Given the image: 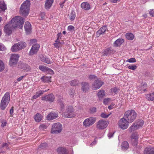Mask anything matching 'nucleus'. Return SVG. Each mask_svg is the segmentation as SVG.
Masks as SVG:
<instances>
[{
	"label": "nucleus",
	"mask_w": 154,
	"mask_h": 154,
	"mask_svg": "<svg viewBox=\"0 0 154 154\" xmlns=\"http://www.w3.org/2000/svg\"><path fill=\"white\" fill-rule=\"evenodd\" d=\"M146 98L148 100H154V93L147 94Z\"/></svg>",
	"instance_id": "32"
},
{
	"label": "nucleus",
	"mask_w": 154,
	"mask_h": 154,
	"mask_svg": "<svg viewBox=\"0 0 154 154\" xmlns=\"http://www.w3.org/2000/svg\"><path fill=\"white\" fill-rule=\"evenodd\" d=\"M103 84L104 82L100 80L97 79L92 84V87L94 90H96L100 88Z\"/></svg>",
	"instance_id": "12"
},
{
	"label": "nucleus",
	"mask_w": 154,
	"mask_h": 154,
	"mask_svg": "<svg viewBox=\"0 0 154 154\" xmlns=\"http://www.w3.org/2000/svg\"><path fill=\"white\" fill-rule=\"evenodd\" d=\"M18 46H19L20 50L23 49L25 48L26 46V43L24 42H20L17 43Z\"/></svg>",
	"instance_id": "30"
},
{
	"label": "nucleus",
	"mask_w": 154,
	"mask_h": 154,
	"mask_svg": "<svg viewBox=\"0 0 154 154\" xmlns=\"http://www.w3.org/2000/svg\"><path fill=\"white\" fill-rule=\"evenodd\" d=\"M39 58L40 60L43 62H44V60L45 59V57H44L42 55H40Z\"/></svg>",
	"instance_id": "64"
},
{
	"label": "nucleus",
	"mask_w": 154,
	"mask_h": 154,
	"mask_svg": "<svg viewBox=\"0 0 154 154\" xmlns=\"http://www.w3.org/2000/svg\"><path fill=\"white\" fill-rule=\"evenodd\" d=\"M63 116L66 117L71 118L75 116V114L73 111V107L71 106H68L65 112L63 113Z\"/></svg>",
	"instance_id": "8"
},
{
	"label": "nucleus",
	"mask_w": 154,
	"mask_h": 154,
	"mask_svg": "<svg viewBox=\"0 0 154 154\" xmlns=\"http://www.w3.org/2000/svg\"><path fill=\"white\" fill-rule=\"evenodd\" d=\"M45 13L44 12H42L40 14V16L41 17V19L42 20L45 17Z\"/></svg>",
	"instance_id": "61"
},
{
	"label": "nucleus",
	"mask_w": 154,
	"mask_h": 154,
	"mask_svg": "<svg viewBox=\"0 0 154 154\" xmlns=\"http://www.w3.org/2000/svg\"><path fill=\"white\" fill-rule=\"evenodd\" d=\"M4 64L2 61L0 60V72H2L4 69Z\"/></svg>",
	"instance_id": "40"
},
{
	"label": "nucleus",
	"mask_w": 154,
	"mask_h": 154,
	"mask_svg": "<svg viewBox=\"0 0 154 154\" xmlns=\"http://www.w3.org/2000/svg\"><path fill=\"white\" fill-rule=\"evenodd\" d=\"M99 100H101L103 97L105 96V93L104 90H100L97 94Z\"/></svg>",
	"instance_id": "21"
},
{
	"label": "nucleus",
	"mask_w": 154,
	"mask_h": 154,
	"mask_svg": "<svg viewBox=\"0 0 154 154\" xmlns=\"http://www.w3.org/2000/svg\"><path fill=\"white\" fill-rule=\"evenodd\" d=\"M40 45L36 43L33 45L29 52V55L32 56L36 54L38 51Z\"/></svg>",
	"instance_id": "11"
},
{
	"label": "nucleus",
	"mask_w": 154,
	"mask_h": 154,
	"mask_svg": "<svg viewBox=\"0 0 154 154\" xmlns=\"http://www.w3.org/2000/svg\"><path fill=\"white\" fill-rule=\"evenodd\" d=\"M90 110L91 113H94L96 111V109L95 107H93L90 108Z\"/></svg>",
	"instance_id": "57"
},
{
	"label": "nucleus",
	"mask_w": 154,
	"mask_h": 154,
	"mask_svg": "<svg viewBox=\"0 0 154 154\" xmlns=\"http://www.w3.org/2000/svg\"><path fill=\"white\" fill-rule=\"evenodd\" d=\"M108 124L107 121L101 119L99 120L97 124V128L99 129H103L106 128Z\"/></svg>",
	"instance_id": "10"
},
{
	"label": "nucleus",
	"mask_w": 154,
	"mask_h": 154,
	"mask_svg": "<svg viewBox=\"0 0 154 154\" xmlns=\"http://www.w3.org/2000/svg\"><path fill=\"white\" fill-rule=\"evenodd\" d=\"M22 68L23 69L27 71H29L31 69L29 65L26 64H24Z\"/></svg>",
	"instance_id": "39"
},
{
	"label": "nucleus",
	"mask_w": 154,
	"mask_h": 154,
	"mask_svg": "<svg viewBox=\"0 0 154 154\" xmlns=\"http://www.w3.org/2000/svg\"><path fill=\"white\" fill-rule=\"evenodd\" d=\"M130 123L124 117L120 119L118 122L119 127L122 129H127L129 126V123Z\"/></svg>",
	"instance_id": "6"
},
{
	"label": "nucleus",
	"mask_w": 154,
	"mask_h": 154,
	"mask_svg": "<svg viewBox=\"0 0 154 154\" xmlns=\"http://www.w3.org/2000/svg\"><path fill=\"white\" fill-rule=\"evenodd\" d=\"M137 68V66L135 65H130L128 66V69L133 70H135Z\"/></svg>",
	"instance_id": "49"
},
{
	"label": "nucleus",
	"mask_w": 154,
	"mask_h": 154,
	"mask_svg": "<svg viewBox=\"0 0 154 154\" xmlns=\"http://www.w3.org/2000/svg\"><path fill=\"white\" fill-rule=\"evenodd\" d=\"M37 42V40L35 39H31L30 40L29 44L30 45L35 43Z\"/></svg>",
	"instance_id": "54"
},
{
	"label": "nucleus",
	"mask_w": 154,
	"mask_h": 154,
	"mask_svg": "<svg viewBox=\"0 0 154 154\" xmlns=\"http://www.w3.org/2000/svg\"><path fill=\"white\" fill-rule=\"evenodd\" d=\"M131 142L134 146H136L137 144L138 139V134L137 133H133L131 137Z\"/></svg>",
	"instance_id": "13"
},
{
	"label": "nucleus",
	"mask_w": 154,
	"mask_h": 154,
	"mask_svg": "<svg viewBox=\"0 0 154 154\" xmlns=\"http://www.w3.org/2000/svg\"><path fill=\"white\" fill-rule=\"evenodd\" d=\"M115 105L114 103L111 104L110 106H109L108 109L110 110L114 108Z\"/></svg>",
	"instance_id": "60"
},
{
	"label": "nucleus",
	"mask_w": 154,
	"mask_h": 154,
	"mask_svg": "<svg viewBox=\"0 0 154 154\" xmlns=\"http://www.w3.org/2000/svg\"><path fill=\"white\" fill-rule=\"evenodd\" d=\"M47 146V143H43L40 144L39 146V148L42 149H44Z\"/></svg>",
	"instance_id": "50"
},
{
	"label": "nucleus",
	"mask_w": 154,
	"mask_h": 154,
	"mask_svg": "<svg viewBox=\"0 0 154 154\" xmlns=\"http://www.w3.org/2000/svg\"><path fill=\"white\" fill-rule=\"evenodd\" d=\"M124 118L127 119L130 123L132 122L136 119L137 113L133 110H129L126 111L124 114Z\"/></svg>",
	"instance_id": "3"
},
{
	"label": "nucleus",
	"mask_w": 154,
	"mask_h": 154,
	"mask_svg": "<svg viewBox=\"0 0 154 154\" xmlns=\"http://www.w3.org/2000/svg\"><path fill=\"white\" fill-rule=\"evenodd\" d=\"M44 62L48 64H50L52 63V60L49 59L45 57V59L44 60Z\"/></svg>",
	"instance_id": "47"
},
{
	"label": "nucleus",
	"mask_w": 154,
	"mask_h": 154,
	"mask_svg": "<svg viewBox=\"0 0 154 154\" xmlns=\"http://www.w3.org/2000/svg\"><path fill=\"white\" fill-rule=\"evenodd\" d=\"M122 149L123 150H126L129 147L128 143L126 141L123 142L122 144Z\"/></svg>",
	"instance_id": "29"
},
{
	"label": "nucleus",
	"mask_w": 154,
	"mask_h": 154,
	"mask_svg": "<svg viewBox=\"0 0 154 154\" xmlns=\"http://www.w3.org/2000/svg\"><path fill=\"white\" fill-rule=\"evenodd\" d=\"M55 99L54 95L52 94H50L42 97V100L44 101H48L53 102Z\"/></svg>",
	"instance_id": "14"
},
{
	"label": "nucleus",
	"mask_w": 154,
	"mask_h": 154,
	"mask_svg": "<svg viewBox=\"0 0 154 154\" xmlns=\"http://www.w3.org/2000/svg\"><path fill=\"white\" fill-rule=\"evenodd\" d=\"M114 132H110L108 134V136L109 138L113 137Z\"/></svg>",
	"instance_id": "62"
},
{
	"label": "nucleus",
	"mask_w": 154,
	"mask_h": 154,
	"mask_svg": "<svg viewBox=\"0 0 154 154\" xmlns=\"http://www.w3.org/2000/svg\"><path fill=\"white\" fill-rule=\"evenodd\" d=\"M82 89L83 91L86 92L88 91L89 89V85L88 83L86 82L82 83Z\"/></svg>",
	"instance_id": "27"
},
{
	"label": "nucleus",
	"mask_w": 154,
	"mask_h": 154,
	"mask_svg": "<svg viewBox=\"0 0 154 154\" xmlns=\"http://www.w3.org/2000/svg\"><path fill=\"white\" fill-rule=\"evenodd\" d=\"M57 152L60 154H68V152L66 148L64 147H60L57 149Z\"/></svg>",
	"instance_id": "18"
},
{
	"label": "nucleus",
	"mask_w": 154,
	"mask_h": 154,
	"mask_svg": "<svg viewBox=\"0 0 154 154\" xmlns=\"http://www.w3.org/2000/svg\"><path fill=\"white\" fill-rule=\"evenodd\" d=\"M109 115V114L106 115L104 113H102L101 114V116L103 118H108Z\"/></svg>",
	"instance_id": "53"
},
{
	"label": "nucleus",
	"mask_w": 154,
	"mask_h": 154,
	"mask_svg": "<svg viewBox=\"0 0 154 154\" xmlns=\"http://www.w3.org/2000/svg\"><path fill=\"white\" fill-rule=\"evenodd\" d=\"M96 119L95 117H90L85 119L83 123V126L85 127H89L92 125L95 122Z\"/></svg>",
	"instance_id": "9"
},
{
	"label": "nucleus",
	"mask_w": 154,
	"mask_h": 154,
	"mask_svg": "<svg viewBox=\"0 0 154 154\" xmlns=\"http://www.w3.org/2000/svg\"><path fill=\"white\" fill-rule=\"evenodd\" d=\"M43 116L39 113L36 114L34 117L35 121L37 122H40L42 119Z\"/></svg>",
	"instance_id": "26"
},
{
	"label": "nucleus",
	"mask_w": 154,
	"mask_h": 154,
	"mask_svg": "<svg viewBox=\"0 0 154 154\" xmlns=\"http://www.w3.org/2000/svg\"><path fill=\"white\" fill-rule=\"evenodd\" d=\"M19 55L16 54H12L11 55V57L9 62V65L11 66L14 67L17 63Z\"/></svg>",
	"instance_id": "4"
},
{
	"label": "nucleus",
	"mask_w": 154,
	"mask_h": 154,
	"mask_svg": "<svg viewBox=\"0 0 154 154\" xmlns=\"http://www.w3.org/2000/svg\"><path fill=\"white\" fill-rule=\"evenodd\" d=\"M106 26H103L96 33L97 35L99 36L101 34L103 33L106 31Z\"/></svg>",
	"instance_id": "25"
},
{
	"label": "nucleus",
	"mask_w": 154,
	"mask_h": 154,
	"mask_svg": "<svg viewBox=\"0 0 154 154\" xmlns=\"http://www.w3.org/2000/svg\"><path fill=\"white\" fill-rule=\"evenodd\" d=\"M58 116V114L55 112H51L47 116V119L48 120H50L55 119Z\"/></svg>",
	"instance_id": "17"
},
{
	"label": "nucleus",
	"mask_w": 154,
	"mask_h": 154,
	"mask_svg": "<svg viewBox=\"0 0 154 154\" xmlns=\"http://www.w3.org/2000/svg\"><path fill=\"white\" fill-rule=\"evenodd\" d=\"M24 19L20 16H16L13 18L10 22L6 25L4 28V31L6 35H9L12 32V30L17 27L22 29L24 23Z\"/></svg>",
	"instance_id": "1"
},
{
	"label": "nucleus",
	"mask_w": 154,
	"mask_h": 154,
	"mask_svg": "<svg viewBox=\"0 0 154 154\" xmlns=\"http://www.w3.org/2000/svg\"><path fill=\"white\" fill-rule=\"evenodd\" d=\"M126 62L131 63H134L136 62V60L135 58H132L127 60Z\"/></svg>",
	"instance_id": "45"
},
{
	"label": "nucleus",
	"mask_w": 154,
	"mask_h": 154,
	"mask_svg": "<svg viewBox=\"0 0 154 154\" xmlns=\"http://www.w3.org/2000/svg\"><path fill=\"white\" fill-rule=\"evenodd\" d=\"M144 123L143 121L142 120H139L133 123L128 129V130L130 132L133 131L137 130L141 127Z\"/></svg>",
	"instance_id": "7"
},
{
	"label": "nucleus",
	"mask_w": 154,
	"mask_h": 154,
	"mask_svg": "<svg viewBox=\"0 0 154 154\" xmlns=\"http://www.w3.org/2000/svg\"><path fill=\"white\" fill-rule=\"evenodd\" d=\"M10 100V94L9 92H6L3 97L1 101L9 103Z\"/></svg>",
	"instance_id": "15"
},
{
	"label": "nucleus",
	"mask_w": 154,
	"mask_h": 154,
	"mask_svg": "<svg viewBox=\"0 0 154 154\" xmlns=\"http://www.w3.org/2000/svg\"><path fill=\"white\" fill-rule=\"evenodd\" d=\"M8 103H6L3 102L1 101L0 103V108L2 110H4L7 106H8Z\"/></svg>",
	"instance_id": "35"
},
{
	"label": "nucleus",
	"mask_w": 154,
	"mask_h": 154,
	"mask_svg": "<svg viewBox=\"0 0 154 154\" xmlns=\"http://www.w3.org/2000/svg\"><path fill=\"white\" fill-rule=\"evenodd\" d=\"M48 91V90H46V91H42V90L39 91H38L36 93V94L37 95H38V97H39L41 95L43 94L44 93V92H46L47 91Z\"/></svg>",
	"instance_id": "43"
},
{
	"label": "nucleus",
	"mask_w": 154,
	"mask_h": 154,
	"mask_svg": "<svg viewBox=\"0 0 154 154\" xmlns=\"http://www.w3.org/2000/svg\"><path fill=\"white\" fill-rule=\"evenodd\" d=\"M62 125L60 123L53 124L52 126L51 133L52 134H58L60 133L62 129Z\"/></svg>",
	"instance_id": "5"
},
{
	"label": "nucleus",
	"mask_w": 154,
	"mask_h": 154,
	"mask_svg": "<svg viewBox=\"0 0 154 154\" xmlns=\"http://www.w3.org/2000/svg\"><path fill=\"white\" fill-rule=\"evenodd\" d=\"M53 2V0H47L45 3V8L47 9H49L51 7Z\"/></svg>",
	"instance_id": "24"
},
{
	"label": "nucleus",
	"mask_w": 154,
	"mask_h": 154,
	"mask_svg": "<svg viewBox=\"0 0 154 154\" xmlns=\"http://www.w3.org/2000/svg\"><path fill=\"white\" fill-rule=\"evenodd\" d=\"M147 84L146 83H142L139 87L138 90L141 93L143 92L147 88Z\"/></svg>",
	"instance_id": "19"
},
{
	"label": "nucleus",
	"mask_w": 154,
	"mask_h": 154,
	"mask_svg": "<svg viewBox=\"0 0 154 154\" xmlns=\"http://www.w3.org/2000/svg\"><path fill=\"white\" fill-rule=\"evenodd\" d=\"M61 45V43L60 42H55V43L54 44V46L55 47L57 48H58Z\"/></svg>",
	"instance_id": "48"
},
{
	"label": "nucleus",
	"mask_w": 154,
	"mask_h": 154,
	"mask_svg": "<svg viewBox=\"0 0 154 154\" xmlns=\"http://www.w3.org/2000/svg\"><path fill=\"white\" fill-rule=\"evenodd\" d=\"M149 14L151 16L154 17V10H150V11H149Z\"/></svg>",
	"instance_id": "58"
},
{
	"label": "nucleus",
	"mask_w": 154,
	"mask_h": 154,
	"mask_svg": "<svg viewBox=\"0 0 154 154\" xmlns=\"http://www.w3.org/2000/svg\"><path fill=\"white\" fill-rule=\"evenodd\" d=\"M11 50L13 52H16L20 50L17 43L14 44L11 47Z\"/></svg>",
	"instance_id": "28"
},
{
	"label": "nucleus",
	"mask_w": 154,
	"mask_h": 154,
	"mask_svg": "<svg viewBox=\"0 0 154 154\" xmlns=\"http://www.w3.org/2000/svg\"><path fill=\"white\" fill-rule=\"evenodd\" d=\"M30 5L29 0H26L22 4L20 8V13L23 15L26 16L29 14Z\"/></svg>",
	"instance_id": "2"
},
{
	"label": "nucleus",
	"mask_w": 154,
	"mask_h": 154,
	"mask_svg": "<svg viewBox=\"0 0 154 154\" xmlns=\"http://www.w3.org/2000/svg\"><path fill=\"white\" fill-rule=\"evenodd\" d=\"M0 9L2 11H5L6 9V5L4 2H0Z\"/></svg>",
	"instance_id": "36"
},
{
	"label": "nucleus",
	"mask_w": 154,
	"mask_h": 154,
	"mask_svg": "<svg viewBox=\"0 0 154 154\" xmlns=\"http://www.w3.org/2000/svg\"><path fill=\"white\" fill-rule=\"evenodd\" d=\"M125 36L126 38L129 40H133L134 37L133 34L131 33H126L125 35Z\"/></svg>",
	"instance_id": "34"
},
{
	"label": "nucleus",
	"mask_w": 154,
	"mask_h": 154,
	"mask_svg": "<svg viewBox=\"0 0 154 154\" xmlns=\"http://www.w3.org/2000/svg\"><path fill=\"white\" fill-rule=\"evenodd\" d=\"M144 154H154V148L151 147H148L145 148Z\"/></svg>",
	"instance_id": "20"
},
{
	"label": "nucleus",
	"mask_w": 154,
	"mask_h": 154,
	"mask_svg": "<svg viewBox=\"0 0 154 154\" xmlns=\"http://www.w3.org/2000/svg\"><path fill=\"white\" fill-rule=\"evenodd\" d=\"M78 81L76 80L72 81L70 82V84L71 85L74 86L77 85L78 84Z\"/></svg>",
	"instance_id": "41"
},
{
	"label": "nucleus",
	"mask_w": 154,
	"mask_h": 154,
	"mask_svg": "<svg viewBox=\"0 0 154 154\" xmlns=\"http://www.w3.org/2000/svg\"><path fill=\"white\" fill-rule=\"evenodd\" d=\"M58 103H59L61 108H63L64 105L62 100H58Z\"/></svg>",
	"instance_id": "55"
},
{
	"label": "nucleus",
	"mask_w": 154,
	"mask_h": 154,
	"mask_svg": "<svg viewBox=\"0 0 154 154\" xmlns=\"http://www.w3.org/2000/svg\"><path fill=\"white\" fill-rule=\"evenodd\" d=\"M38 68L44 72H46L47 69H48L47 67L42 65H40Z\"/></svg>",
	"instance_id": "37"
},
{
	"label": "nucleus",
	"mask_w": 154,
	"mask_h": 154,
	"mask_svg": "<svg viewBox=\"0 0 154 154\" xmlns=\"http://www.w3.org/2000/svg\"><path fill=\"white\" fill-rule=\"evenodd\" d=\"M89 78L90 80H94L96 79V76L94 75H89Z\"/></svg>",
	"instance_id": "56"
},
{
	"label": "nucleus",
	"mask_w": 154,
	"mask_h": 154,
	"mask_svg": "<svg viewBox=\"0 0 154 154\" xmlns=\"http://www.w3.org/2000/svg\"><path fill=\"white\" fill-rule=\"evenodd\" d=\"M67 29L69 31H73L74 30V27L70 25L68 27Z\"/></svg>",
	"instance_id": "52"
},
{
	"label": "nucleus",
	"mask_w": 154,
	"mask_h": 154,
	"mask_svg": "<svg viewBox=\"0 0 154 154\" xmlns=\"http://www.w3.org/2000/svg\"><path fill=\"white\" fill-rule=\"evenodd\" d=\"M112 91L114 93H116L118 91V89L116 88H114L112 89Z\"/></svg>",
	"instance_id": "59"
},
{
	"label": "nucleus",
	"mask_w": 154,
	"mask_h": 154,
	"mask_svg": "<svg viewBox=\"0 0 154 154\" xmlns=\"http://www.w3.org/2000/svg\"><path fill=\"white\" fill-rule=\"evenodd\" d=\"M48 126V124H42L40 125L39 128L40 129H45L47 128Z\"/></svg>",
	"instance_id": "44"
},
{
	"label": "nucleus",
	"mask_w": 154,
	"mask_h": 154,
	"mask_svg": "<svg viewBox=\"0 0 154 154\" xmlns=\"http://www.w3.org/2000/svg\"><path fill=\"white\" fill-rule=\"evenodd\" d=\"M81 7L83 9L88 10L90 8V5L89 4L86 2H83L81 4Z\"/></svg>",
	"instance_id": "22"
},
{
	"label": "nucleus",
	"mask_w": 154,
	"mask_h": 154,
	"mask_svg": "<svg viewBox=\"0 0 154 154\" xmlns=\"http://www.w3.org/2000/svg\"><path fill=\"white\" fill-rule=\"evenodd\" d=\"M6 49V48L4 45L2 43H0V51H5Z\"/></svg>",
	"instance_id": "46"
},
{
	"label": "nucleus",
	"mask_w": 154,
	"mask_h": 154,
	"mask_svg": "<svg viewBox=\"0 0 154 154\" xmlns=\"http://www.w3.org/2000/svg\"><path fill=\"white\" fill-rule=\"evenodd\" d=\"M51 76H43L42 77L41 79L42 80V81L44 82H51Z\"/></svg>",
	"instance_id": "31"
},
{
	"label": "nucleus",
	"mask_w": 154,
	"mask_h": 154,
	"mask_svg": "<svg viewBox=\"0 0 154 154\" xmlns=\"http://www.w3.org/2000/svg\"><path fill=\"white\" fill-rule=\"evenodd\" d=\"M76 17L75 13L74 11L72 12L70 16V19L71 20H73Z\"/></svg>",
	"instance_id": "38"
},
{
	"label": "nucleus",
	"mask_w": 154,
	"mask_h": 154,
	"mask_svg": "<svg viewBox=\"0 0 154 154\" xmlns=\"http://www.w3.org/2000/svg\"><path fill=\"white\" fill-rule=\"evenodd\" d=\"M46 72L50 74H52L54 73L53 70L49 68H48V69H47Z\"/></svg>",
	"instance_id": "51"
},
{
	"label": "nucleus",
	"mask_w": 154,
	"mask_h": 154,
	"mask_svg": "<svg viewBox=\"0 0 154 154\" xmlns=\"http://www.w3.org/2000/svg\"><path fill=\"white\" fill-rule=\"evenodd\" d=\"M124 42V40L122 38H119L116 40L114 43L115 46L117 47L121 45Z\"/></svg>",
	"instance_id": "23"
},
{
	"label": "nucleus",
	"mask_w": 154,
	"mask_h": 154,
	"mask_svg": "<svg viewBox=\"0 0 154 154\" xmlns=\"http://www.w3.org/2000/svg\"><path fill=\"white\" fill-rule=\"evenodd\" d=\"M7 124V122L5 121H3L2 122L1 126L4 127Z\"/></svg>",
	"instance_id": "63"
},
{
	"label": "nucleus",
	"mask_w": 154,
	"mask_h": 154,
	"mask_svg": "<svg viewBox=\"0 0 154 154\" xmlns=\"http://www.w3.org/2000/svg\"><path fill=\"white\" fill-rule=\"evenodd\" d=\"M24 28L27 34L30 33L31 31V25L29 22H26L25 23Z\"/></svg>",
	"instance_id": "16"
},
{
	"label": "nucleus",
	"mask_w": 154,
	"mask_h": 154,
	"mask_svg": "<svg viewBox=\"0 0 154 154\" xmlns=\"http://www.w3.org/2000/svg\"><path fill=\"white\" fill-rule=\"evenodd\" d=\"M113 51L110 49V48H107L104 51V54L106 56H109L112 53Z\"/></svg>",
	"instance_id": "33"
},
{
	"label": "nucleus",
	"mask_w": 154,
	"mask_h": 154,
	"mask_svg": "<svg viewBox=\"0 0 154 154\" xmlns=\"http://www.w3.org/2000/svg\"><path fill=\"white\" fill-rule=\"evenodd\" d=\"M111 100V99L110 98H106L103 100V103L105 105L107 104Z\"/></svg>",
	"instance_id": "42"
}]
</instances>
